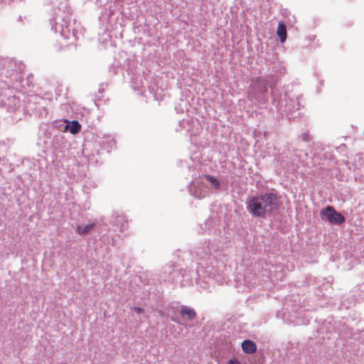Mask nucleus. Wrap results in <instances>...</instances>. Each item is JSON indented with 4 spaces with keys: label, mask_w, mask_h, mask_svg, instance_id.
I'll list each match as a JSON object with an SVG mask.
<instances>
[{
    "label": "nucleus",
    "mask_w": 364,
    "mask_h": 364,
    "mask_svg": "<svg viewBox=\"0 0 364 364\" xmlns=\"http://www.w3.org/2000/svg\"><path fill=\"white\" fill-rule=\"evenodd\" d=\"M277 196L274 193H264L247 199L246 208L254 217L265 218L276 208Z\"/></svg>",
    "instance_id": "1"
},
{
    "label": "nucleus",
    "mask_w": 364,
    "mask_h": 364,
    "mask_svg": "<svg viewBox=\"0 0 364 364\" xmlns=\"http://www.w3.org/2000/svg\"><path fill=\"white\" fill-rule=\"evenodd\" d=\"M181 315H187L190 320H193L196 316V313L194 309L183 306L181 308L180 311Z\"/></svg>",
    "instance_id": "7"
},
{
    "label": "nucleus",
    "mask_w": 364,
    "mask_h": 364,
    "mask_svg": "<svg viewBox=\"0 0 364 364\" xmlns=\"http://www.w3.org/2000/svg\"><path fill=\"white\" fill-rule=\"evenodd\" d=\"M134 311L137 313V314H141L143 311H144V309L141 307H135L134 308Z\"/></svg>",
    "instance_id": "10"
},
{
    "label": "nucleus",
    "mask_w": 364,
    "mask_h": 364,
    "mask_svg": "<svg viewBox=\"0 0 364 364\" xmlns=\"http://www.w3.org/2000/svg\"><path fill=\"white\" fill-rule=\"evenodd\" d=\"M66 129H69L70 132L73 134H76L80 132L81 129V124L77 121H72L65 127Z\"/></svg>",
    "instance_id": "6"
},
{
    "label": "nucleus",
    "mask_w": 364,
    "mask_h": 364,
    "mask_svg": "<svg viewBox=\"0 0 364 364\" xmlns=\"http://www.w3.org/2000/svg\"><path fill=\"white\" fill-rule=\"evenodd\" d=\"M321 216L326 217L331 224L341 225L345 221L344 216L340 213L336 212L332 206L328 205L320 212Z\"/></svg>",
    "instance_id": "2"
},
{
    "label": "nucleus",
    "mask_w": 364,
    "mask_h": 364,
    "mask_svg": "<svg viewBox=\"0 0 364 364\" xmlns=\"http://www.w3.org/2000/svg\"><path fill=\"white\" fill-rule=\"evenodd\" d=\"M303 139L305 141H308L309 135L307 134H304L303 135Z\"/></svg>",
    "instance_id": "11"
},
{
    "label": "nucleus",
    "mask_w": 364,
    "mask_h": 364,
    "mask_svg": "<svg viewBox=\"0 0 364 364\" xmlns=\"http://www.w3.org/2000/svg\"><path fill=\"white\" fill-rule=\"evenodd\" d=\"M204 177L208 182L212 183L215 189H218L220 188V183L215 178L210 175H205Z\"/></svg>",
    "instance_id": "8"
},
{
    "label": "nucleus",
    "mask_w": 364,
    "mask_h": 364,
    "mask_svg": "<svg viewBox=\"0 0 364 364\" xmlns=\"http://www.w3.org/2000/svg\"><path fill=\"white\" fill-rule=\"evenodd\" d=\"M241 346L242 351L247 354H253L257 350L256 343L251 340H245Z\"/></svg>",
    "instance_id": "3"
},
{
    "label": "nucleus",
    "mask_w": 364,
    "mask_h": 364,
    "mask_svg": "<svg viewBox=\"0 0 364 364\" xmlns=\"http://www.w3.org/2000/svg\"><path fill=\"white\" fill-rule=\"evenodd\" d=\"M226 364H242L240 360H237L236 358H233L230 359Z\"/></svg>",
    "instance_id": "9"
},
{
    "label": "nucleus",
    "mask_w": 364,
    "mask_h": 364,
    "mask_svg": "<svg viewBox=\"0 0 364 364\" xmlns=\"http://www.w3.org/2000/svg\"><path fill=\"white\" fill-rule=\"evenodd\" d=\"M95 226L96 224L95 223L78 225L75 229V232L80 235H85L92 230Z\"/></svg>",
    "instance_id": "4"
},
{
    "label": "nucleus",
    "mask_w": 364,
    "mask_h": 364,
    "mask_svg": "<svg viewBox=\"0 0 364 364\" xmlns=\"http://www.w3.org/2000/svg\"><path fill=\"white\" fill-rule=\"evenodd\" d=\"M277 35L279 36L282 43H284L287 39V27L284 23L279 22L278 24Z\"/></svg>",
    "instance_id": "5"
}]
</instances>
